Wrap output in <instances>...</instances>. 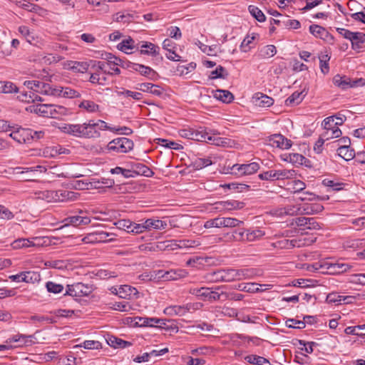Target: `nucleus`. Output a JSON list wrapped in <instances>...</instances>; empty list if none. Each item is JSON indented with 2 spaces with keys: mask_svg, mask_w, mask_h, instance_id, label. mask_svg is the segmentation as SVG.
I'll list each match as a JSON object with an SVG mask.
<instances>
[{
  "mask_svg": "<svg viewBox=\"0 0 365 365\" xmlns=\"http://www.w3.org/2000/svg\"><path fill=\"white\" fill-rule=\"evenodd\" d=\"M68 68L78 73H85L90 66V62H80L71 61L68 63Z\"/></svg>",
  "mask_w": 365,
  "mask_h": 365,
  "instance_id": "cd10ccee",
  "label": "nucleus"
},
{
  "mask_svg": "<svg viewBox=\"0 0 365 365\" xmlns=\"http://www.w3.org/2000/svg\"><path fill=\"white\" fill-rule=\"evenodd\" d=\"M136 88L143 92H149L156 96H161L163 93V89L160 86L151 83H140Z\"/></svg>",
  "mask_w": 365,
  "mask_h": 365,
  "instance_id": "6ab92c4d",
  "label": "nucleus"
},
{
  "mask_svg": "<svg viewBox=\"0 0 365 365\" xmlns=\"http://www.w3.org/2000/svg\"><path fill=\"white\" fill-rule=\"evenodd\" d=\"M161 324H156L157 328L163 329L165 330H173L175 332H178V327L176 326H173V323L170 320L161 319Z\"/></svg>",
  "mask_w": 365,
  "mask_h": 365,
  "instance_id": "e2e57ef3",
  "label": "nucleus"
},
{
  "mask_svg": "<svg viewBox=\"0 0 365 365\" xmlns=\"http://www.w3.org/2000/svg\"><path fill=\"white\" fill-rule=\"evenodd\" d=\"M63 222H65V225H73L75 227H78L81 225L89 224L91 222V219L88 217L75 215L66 217Z\"/></svg>",
  "mask_w": 365,
  "mask_h": 365,
  "instance_id": "5701e85b",
  "label": "nucleus"
},
{
  "mask_svg": "<svg viewBox=\"0 0 365 365\" xmlns=\"http://www.w3.org/2000/svg\"><path fill=\"white\" fill-rule=\"evenodd\" d=\"M338 155L345 160L348 161L355 158L356 153L354 150L350 147L340 146L338 148Z\"/></svg>",
  "mask_w": 365,
  "mask_h": 365,
  "instance_id": "72a5a7b5",
  "label": "nucleus"
},
{
  "mask_svg": "<svg viewBox=\"0 0 365 365\" xmlns=\"http://www.w3.org/2000/svg\"><path fill=\"white\" fill-rule=\"evenodd\" d=\"M116 227L119 230H123L128 233L140 234V229H138V226L140 224L133 222L129 220H119L114 223Z\"/></svg>",
  "mask_w": 365,
  "mask_h": 365,
  "instance_id": "4468645a",
  "label": "nucleus"
},
{
  "mask_svg": "<svg viewBox=\"0 0 365 365\" xmlns=\"http://www.w3.org/2000/svg\"><path fill=\"white\" fill-rule=\"evenodd\" d=\"M101 58L107 61L106 63L108 66H119L121 67H125V65L123 63V60L120 58H118L113 56L110 53H103L101 54Z\"/></svg>",
  "mask_w": 365,
  "mask_h": 365,
  "instance_id": "7c9ffc66",
  "label": "nucleus"
},
{
  "mask_svg": "<svg viewBox=\"0 0 365 365\" xmlns=\"http://www.w3.org/2000/svg\"><path fill=\"white\" fill-rule=\"evenodd\" d=\"M131 174L135 175H144L145 177H150L153 175V172L145 165L140 163H135L131 164Z\"/></svg>",
  "mask_w": 365,
  "mask_h": 365,
  "instance_id": "a211bd4d",
  "label": "nucleus"
},
{
  "mask_svg": "<svg viewBox=\"0 0 365 365\" xmlns=\"http://www.w3.org/2000/svg\"><path fill=\"white\" fill-rule=\"evenodd\" d=\"M309 32L316 38H320L322 39H325L329 36V32L325 28L317 24L311 25L309 26Z\"/></svg>",
  "mask_w": 365,
  "mask_h": 365,
  "instance_id": "bb28decb",
  "label": "nucleus"
},
{
  "mask_svg": "<svg viewBox=\"0 0 365 365\" xmlns=\"http://www.w3.org/2000/svg\"><path fill=\"white\" fill-rule=\"evenodd\" d=\"M24 282L26 283H34L38 282L41 279V276L38 272H24Z\"/></svg>",
  "mask_w": 365,
  "mask_h": 365,
  "instance_id": "603ef678",
  "label": "nucleus"
},
{
  "mask_svg": "<svg viewBox=\"0 0 365 365\" xmlns=\"http://www.w3.org/2000/svg\"><path fill=\"white\" fill-rule=\"evenodd\" d=\"M68 114V109L64 106L51 104L50 118L59 119Z\"/></svg>",
  "mask_w": 365,
  "mask_h": 365,
  "instance_id": "393cba45",
  "label": "nucleus"
},
{
  "mask_svg": "<svg viewBox=\"0 0 365 365\" xmlns=\"http://www.w3.org/2000/svg\"><path fill=\"white\" fill-rule=\"evenodd\" d=\"M47 291L53 294H58L63 292V286L61 284H56L53 282H48L46 284Z\"/></svg>",
  "mask_w": 365,
  "mask_h": 365,
  "instance_id": "052dcab7",
  "label": "nucleus"
},
{
  "mask_svg": "<svg viewBox=\"0 0 365 365\" xmlns=\"http://www.w3.org/2000/svg\"><path fill=\"white\" fill-rule=\"evenodd\" d=\"M234 281H240L252 278L255 274V269L252 268H245L241 269H234Z\"/></svg>",
  "mask_w": 365,
  "mask_h": 365,
  "instance_id": "412c9836",
  "label": "nucleus"
},
{
  "mask_svg": "<svg viewBox=\"0 0 365 365\" xmlns=\"http://www.w3.org/2000/svg\"><path fill=\"white\" fill-rule=\"evenodd\" d=\"M327 272L331 274H339L347 272L351 267V265L341 262L331 263L328 262H324V265Z\"/></svg>",
  "mask_w": 365,
  "mask_h": 365,
  "instance_id": "ddd939ff",
  "label": "nucleus"
},
{
  "mask_svg": "<svg viewBox=\"0 0 365 365\" xmlns=\"http://www.w3.org/2000/svg\"><path fill=\"white\" fill-rule=\"evenodd\" d=\"M277 53L276 47L274 45H267L261 50L262 57H272Z\"/></svg>",
  "mask_w": 365,
  "mask_h": 365,
  "instance_id": "338daca9",
  "label": "nucleus"
},
{
  "mask_svg": "<svg viewBox=\"0 0 365 365\" xmlns=\"http://www.w3.org/2000/svg\"><path fill=\"white\" fill-rule=\"evenodd\" d=\"M228 76V73L226 71L225 68L222 66H219L215 71L211 72L210 78L211 79L215 78H223L225 79Z\"/></svg>",
  "mask_w": 365,
  "mask_h": 365,
  "instance_id": "3c124183",
  "label": "nucleus"
},
{
  "mask_svg": "<svg viewBox=\"0 0 365 365\" xmlns=\"http://www.w3.org/2000/svg\"><path fill=\"white\" fill-rule=\"evenodd\" d=\"M108 344L113 346L115 349L117 348H125L126 346H131V343L130 341H124L120 338L111 336L107 340Z\"/></svg>",
  "mask_w": 365,
  "mask_h": 365,
  "instance_id": "f704fd0d",
  "label": "nucleus"
},
{
  "mask_svg": "<svg viewBox=\"0 0 365 365\" xmlns=\"http://www.w3.org/2000/svg\"><path fill=\"white\" fill-rule=\"evenodd\" d=\"M9 136L19 143H29L32 140L30 128H16Z\"/></svg>",
  "mask_w": 365,
  "mask_h": 365,
  "instance_id": "1a4fd4ad",
  "label": "nucleus"
},
{
  "mask_svg": "<svg viewBox=\"0 0 365 365\" xmlns=\"http://www.w3.org/2000/svg\"><path fill=\"white\" fill-rule=\"evenodd\" d=\"M217 209H224L226 210H240L244 207L245 203L237 200L221 201L215 203Z\"/></svg>",
  "mask_w": 365,
  "mask_h": 365,
  "instance_id": "aec40b11",
  "label": "nucleus"
},
{
  "mask_svg": "<svg viewBox=\"0 0 365 365\" xmlns=\"http://www.w3.org/2000/svg\"><path fill=\"white\" fill-rule=\"evenodd\" d=\"M37 239L33 238L32 240L29 239H18L12 243V246L14 249H20L23 247H34L36 245H39V243H36L34 240H36Z\"/></svg>",
  "mask_w": 365,
  "mask_h": 365,
  "instance_id": "c85d7f7f",
  "label": "nucleus"
},
{
  "mask_svg": "<svg viewBox=\"0 0 365 365\" xmlns=\"http://www.w3.org/2000/svg\"><path fill=\"white\" fill-rule=\"evenodd\" d=\"M140 226H138V229L140 230V233L144 232L146 230H149L151 228L155 230H164L167 227V223L160 220L148 219L143 223H139Z\"/></svg>",
  "mask_w": 365,
  "mask_h": 365,
  "instance_id": "f8f14e48",
  "label": "nucleus"
},
{
  "mask_svg": "<svg viewBox=\"0 0 365 365\" xmlns=\"http://www.w3.org/2000/svg\"><path fill=\"white\" fill-rule=\"evenodd\" d=\"M205 228L222 227V217H216L206 221L204 224Z\"/></svg>",
  "mask_w": 365,
  "mask_h": 365,
  "instance_id": "0e129e2a",
  "label": "nucleus"
},
{
  "mask_svg": "<svg viewBox=\"0 0 365 365\" xmlns=\"http://www.w3.org/2000/svg\"><path fill=\"white\" fill-rule=\"evenodd\" d=\"M302 245V240L297 239H282L272 243V246L277 249H292L295 247H299Z\"/></svg>",
  "mask_w": 365,
  "mask_h": 365,
  "instance_id": "f3484780",
  "label": "nucleus"
},
{
  "mask_svg": "<svg viewBox=\"0 0 365 365\" xmlns=\"http://www.w3.org/2000/svg\"><path fill=\"white\" fill-rule=\"evenodd\" d=\"M259 284L257 283H242L238 284L237 289L240 291L255 293L260 292L261 289L257 287Z\"/></svg>",
  "mask_w": 365,
  "mask_h": 365,
  "instance_id": "37998d69",
  "label": "nucleus"
},
{
  "mask_svg": "<svg viewBox=\"0 0 365 365\" xmlns=\"http://www.w3.org/2000/svg\"><path fill=\"white\" fill-rule=\"evenodd\" d=\"M344 332L346 334L365 335V324L355 327H347L345 329Z\"/></svg>",
  "mask_w": 365,
  "mask_h": 365,
  "instance_id": "09e8293b",
  "label": "nucleus"
},
{
  "mask_svg": "<svg viewBox=\"0 0 365 365\" xmlns=\"http://www.w3.org/2000/svg\"><path fill=\"white\" fill-rule=\"evenodd\" d=\"M234 269H218L212 272L215 282H230L234 281Z\"/></svg>",
  "mask_w": 365,
  "mask_h": 365,
  "instance_id": "2eb2a0df",
  "label": "nucleus"
},
{
  "mask_svg": "<svg viewBox=\"0 0 365 365\" xmlns=\"http://www.w3.org/2000/svg\"><path fill=\"white\" fill-rule=\"evenodd\" d=\"M341 131L337 126H334L330 130H327L322 134V137L326 140L330 138H336L341 135Z\"/></svg>",
  "mask_w": 365,
  "mask_h": 365,
  "instance_id": "4d7b16f0",
  "label": "nucleus"
},
{
  "mask_svg": "<svg viewBox=\"0 0 365 365\" xmlns=\"http://www.w3.org/2000/svg\"><path fill=\"white\" fill-rule=\"evenodd\" d=\"M118 49L120 51L128 53L126 51L128 49H133L135 48V41L134 40L129 37L128 38L124 39L118 43L117 46Z\"/></svg>",
  "mask_w": 365,
  "mask_h": 365,
  "instance_id": "c03bdc74",
  "label": "nucleus"
},
{
  "mask_svg": "<svg viewBox=\"0 0 365 365\" xmlns=\"http://www.w3.org/2000/svg\"><path fill=\"white\" fill-rule=\"evenodd\" d=\"M165 312L168 314H175L179 316H183L185 314L184 306H170L165 309Z\"/></svg>",
  "mask_w": 365,
  "mask_h": 365,
  "instance_id": "bf43d9fd",
  "label": "nucleus"
},
{
  "mask_svg": "<svg viewBox=\"0 0 365 365\" xmlns=\"http://www.w3.org/2000/svg\"><path fill=\"white\" fill-rule=\"evenodd\" d=\"M333 83L342 89L351 88V79L345 76L336 75L333 78Z\"/></svg>",
  "mask_w": 365,
  "mask_h": 365,
  "instance_id": "473e14b6",
  "label": "nucleus"
},
{
  "mask_svg": "<svg viewBox=\"0 0 365 365\" xmlns=\"http://www.w3.org/2000/svg\"><path fill=\"white\" fill-rule=\"evenodd\" d=\"M267 141L269 145L281 149H289L292 145L290 140L281 134H274L269 136Z\"/></svg>",
  "mask_w": 365,
  "mask_h": 365,
  "instance_id": "9b49d317",
  "label": "nucleus"
},
{
  "mask_svg": "<svg viewBox=\"0 0 365 365\" xmlns=\"http://www.w3.org/2000/svg\"><path fill=\"white\" fill-rule=\"evenodd\" d=\"M128 68H130L131 70L139 72L142 76L148 77L152 81L158 80L159 76L158 73L150 67L138 64V63H128Z\"/></svg>",
  "mask_w": 365,
  "mask_h": 365,
  "instance_id": "9d476101",
  "label": "nucleus"
},
{
  "mask_svg": "<svg viewBox=\"0 0 365 365\" xmlns=\"http://www.w3.org/2000/svg\"><path fill=\"white\" fill-rule=\"evenodd\" d=\"M248 10L251 15L255 18L259 22H264L266 19L263 12L257 6L250 5L248 7Z\"/></svg>",
  "mask_w": 365,
  "mask_h": 365,
  "instance_id": "a18cd8bd",
  "label": "nucleus"
},
{
  "mask_svg": "<svg viewBox=\"0 0 365 365\" xmlns=\"http://www.w3.org/2000/svg\"><path fill=\"white\" fill-rule=\"evenodd\" d=\"M138 291L135 288L129 285H123L119 288V296L121 298L130 297L131 295H136Z\"/></svg>",
  "mask_w": 365,
  "mask_h": 365,
  "instance_id": "ea45409f",
  "label": "nucleus"
},
{
  "mask_svg": "<svg viewBox=\"0 0 365 365\" xmlns=\"http://www.w3.org/2000/svg\"><path fill=\"white\" fill-rule=\"evenodd\" d=\"M24 85L29 89L32 90V93H34L52 96H53V94H56L54 87L47 83L39 81H26Z\"/></svg>",
  "mask_w": 365,
  "mask_h": 365,
  "instance_id": "39448f33",
  "label": "nucleus"
},
{
  "mask_svg": "<svg viewBox=\"0 0 365 365\" xmlns=\"http://www.w3.org/2000/svg\"><path fill=\"white\" fill-rule=\"evenodd\" d=\"M243 223V221L236 218L222 217V227H236Z\"/></svg>",
  "mask_w": 365,
  "mask_h": 365,
  "instance_id": "6e6d98bb",
  "label": "nucleus"
},
{
  "mask_svg": "<svg viewBox=\"0 0 365 365\" xmlns=\"http://www.w3.org/2000/svg\"><path fill=\"white\" fill-rule=\"evenodd\" d=\"M207 138V132L205 129L200 128V130H192V140L204 142Z\"/></svg>",
  "mask_w": 365,
  "mask_h": 365,
  "instance_id": "864d4df0",
  "label": "nucleus"
},
{
  "mask_svg": "<svg viewBox=\"0 0 365 365\" xmlns=\"http://www.w3.org/2000/svg\"><path fill=\"white\" fill-rule=\"evenodd\" d=\"M212 164L210 158H197L192 163V166L195 170H200Z\"/></svg>",
  "mask_w": 365,
  "mask_h": 365,
  "instance_id": "5fc2aeb1",
  "label": "nucleus"
},
{
  "mask_svg": "<svg viewBox=\"0 0 365 365\" xmlns=\"http://www.w3.org/2000/svg\"><path fill=\"white\" fill-rule=\"evenodd\" d=\"M56 94H53V96H62L63 98H80L81 93L71 87H62V86H55L54 87Z\"/></svg>",
  "mask_w": 365,
  "mask_h": 365,
  "instance_id": "dca6fc26",
  "label": "nucleus"
},
{
  "mask_svg": "<svg viewBox=\"0 0 365 365\" xmlns=\"http://www.w3.org/2000/svg\"><path fill=\"white\" fill-rule=\"evenodd\" d=\"M296 175L294 170H271L263 172L259 175L262 180H279L292 178Z\"/></svg>",
  "mask_w": 365,
  "mask_h": 365,
  "instance_id": "20e7f679",
  "label": "nucleus"
},
{
  "mask_svg": "<svg viewBox=\"0 0 365 365\" xmlns=\"http://www.w3.org/2000/svg\"><path fill=\"white\" fill-rule=\"evenodd\" d=\"M245 359L250 364L256 365H271L269 361L264 357L257 355H248Z\"/></svg>",
  "mask_w": 365,
  "mask_h": 365,
  "instance_id": "e433bc0d",
  "label": "nucleus"
},
{
  "mask_svg": "<svg viewBox=\"0 0 365 365\" xmlns=\"http://www.w3.org/2000/svg\"><path fill=\"white\" fill-rule=\"evenodd\" d=\"M214 97L226 103H231L234 100L233 94L227 90H217Z\"/></svg>",
  "mask_w": 365,
  "mask_h": 365,
  "instance_id": "2f4dec72",
  "label": "nucleus"
},
{
  "mask_svg": "<svg viewBox=\"0 0 365 365\" xmlns=\"http://www.w3.org/2000/svg\"><path fill=\"white\" fill-rule=\"evenodd\" d=\"M119 96L131 97L134 100L140 101L143 98V94L139 92H135L130 90L123 89L120 91H117Z\"/></svg>",
  "mask_w": 365,
  "mask_h": 365,
  "instance_id": "8fccbe9b",
  "label": "nucleus"
},
{
  "mask_svg": "<svg viewBox=\"0 0 365 365\" xmlns=\"http://www.w3.org/2000/svg\"><path fill=\"white\" fill-rule=\"evenodd\" d=\"M297 226L299 227L302 231L307 230H317L321 228L319 223L316 218L299 217L294 220Z\"/></svg>",
  "mask_w": 365,
  "mask_h": 365,
  "instance_id": "6e6552de",
  "label": "nucleus"
},
{
  "mask_svg": "<svg viewBox=\"0 0 365 365\" xmlns=\"http://www.w3.org/2000/svg\"><path fill=\"white\" fill-rule=\"evenodd\" d=\"M257 102L259 106L269 107L273 104L274 100L267 95L260 93V96L257 98Z\"/></svg>",
  "mask_w": 365,
  "mask_h": 365,
  "instance_id": "13d9d810",
  "label": "nucleus"
},
{
  "mask_svg": "<svg viewBox=\"0 0 365 365\" xmlns=\"http://www.w3.org/2000/svg\"><path fill=\"white\" fill-rule=\"evenodd\" d=\"M259 169V165L255 162L249 164H242V168H241L242 175H252L256 173Z\"/></svg>",
  "mask_w": 365,
  "mask_h": 365,
  "instance_id": "79ce46f5",
  "label": "nucleus"
},
{
  "mask_svg": "<svg viewBox=\"0 0 365 365\" xmlns=\"http://www.w3.org/2000/svg\"><path fill=\"white\" fill-rule=\"evenodd\" d=\"M141 48H145L140 50V52L141 54L151 55L153 56H156L159 54L160 48L153 43L143 42V44L141 45Z\"/></svg>",
  "mask_w": 365,
  "mask_h": 365,
  "instance_id": "a878e982",
  "label": "nucleus"
},
{
  "mask_svg": "<svg viewBox=\"0 0 365 365\" xmlns=\"http://www.w3.org/2000/svg\"><path fill=\"white\" fill-rule=\"evenodd\" d=\"M70 192L43 190L35 193L36 198L44 200L47 202L63 201V197L68 196Z\"/></svg>",
  "mask_w": 365,
  "mask_h": 365,
  "instance_id": "0eeeda50",
  "label": "nucleus"
},
{
  "mask_svg": "<svg viewBox=\"0 0 365 365\" xmlns=\"http://www.w3.org/2000/svg\"><path fill=\"white\" fill-rule=\"evenodd\" d=\"M51 104H37L31 106V111L44 118H50Z\"/></svg>",
  "mask_w": 365,
  "mask_h": 365,
  "instance_id": "b1692460",
  "label": "nucleus"
},
{
  "mask_svg": "<svg viewBox=\"0 0 365 365\" xmlns=\"http://www.w3.org/2000/svg\"><path fill=\"white\" fill-rule=\"evenodd\" d=\"M306 94H303V92L295 91L285 101L287 106H292L293 104H299L302 102Z\"/></svg>",
  "mask_w": 365,
  "mask_h": 365,
  "instance_id": "4c0bfd02",
  "label": "nucleus"
},
{
  "mask_svg": "<svg viewBox=\"0 0 365 365\" xmlns=\"http://www.w3.org/2000/svg\"><path fill=\"white\" fill-rule=\"evenodd\" d=\"M80 108L85 110L88 113H96L99 111V106L95 102L88 100L82 101L78 105Z\"/></svg>",
  "mask_w": 365,
  "mask_h": 365,
  "instance_id": "c9c22d12",
  "label": "nucleus"
},
{
  "mask_svg": "<svg viewBox=\"0 0 365 365\" xmlns=\"http://www.w3.org/2000/svg\"><path fill=\"white\" fill-rule=\"evenodd\" d=\"M33 338L32 335H24L21 334H18L14 335L12 337L9 338L6 342H18L22 341L24 345H28L29 344L32 343L31 339Z\"/></svg>",
  "mask_w": 365,
  "mask_h": 365,
  "instance_id": "58836bf2",
  "label": "nucleus"
},
{
  "mask_svg": "<svg viewBox=\"0 0 365 365\" xmlns=\"http://www.w3.org/2000/svg\"><path fill=\"white\" fill-rule=\"evenodd\" d=\"M350 41L354 48H359V44L365 42V34L361 32H352Z\"/></svg>",
  "mask_w": 365,
  "mask_h": 365,
  "instance_id": "a19ab883",
  "label": "nucleus"
},
{
  "mask_svg": "<svg viewBox=\"0 0 365 365\" xmlns=\"http://www.w3.org/2000/svg\"><path fill=\"white\" fill-rule=\"evenodd\" d=\"M285 324L289 328L304 329L305 327V322L304 321L297 320L294 319H287Z\"/></svg>",
  "mask_w": 365,
  "mask_h": 365,
  "instance_id": "69168bd1",
  "label": "nucleus"
},
{
  "mask_svg": "<svg viewBox=\"0 0 365 365\" xmlns=\"http://www.w3.org/2000/svg\"><path fill=\"white\" fill-rule=\"evenodd\" d=\"M350 296H341L339 295L337 293L332 292L329 293L326 298V301L327 303L332 304V303H338L341 304L342 301H345L346 299L350 298Z\"/></svg>",
  "mask_w": 365,
  "mask_h": 365,
  "instance_id": "49530a36",
  "label": "nucleus"
},
{
  "mask_svg": "<svg viewBox=\"0 0 365 365\" xmlns=\"http://www.w3.org/2000/svg\"><path fill=\"white\" fill-rule=\"evenodd\" d=\"M97 235V241L98 242H110L114 240L113 237L108 238L109 237L115 236V235L113 233H110L104 231H98L96 232Z\"/></svg>",
  "mask_w": 365,
  "mask_h": 365,
  "instance_id": "680f3d73",
  "label": "nucleus"
},
{
  "mask_svg": "<svg viewBox=\"0 0 365 365\" xmlns=\"http://www.w3.org/2000/svg\"><path fill=\"white\" fill-rule=\"evenodd\" d=\"M157 140L158 141V143L159 145L164 146L165 148H168L176 150H181L183 148V147L181 145L174 141H171L163 138H158Z\"/></svg>",
  "mask_w": 365,
  "mask_h": 365,
  "instance_id": "de8ad7c7",
  "label": "nucleus"
},
{
  "mask_svg": "<svg viewBox=\"0 0 365 365\" xmlns=\"http://www.w3.org/2000/svg\"><path fill=\"white\" fill-rule=\"evenodd\" d=\"M188 272L185 269H178L167 271L162 275L165 280H178L181 278L186 277Z\"/></svg>",
  "mask_w": 365,
  "mask_h": 365,
  "instance_id": "4be33fe9",
  "label": "nucleus"
},
{
  "mask_svg": "<svg viewBox=\"0 0 365 365\" xmlns=\"http://www.w3.org/2000/svg\"><path fill=\"white\" fill-rule=\"evenodd\" d=\"M3 93H12L19 91L18 87L12 82L4 81Z\"/></svg>",
  "mask_w": 365,
  "mask_h": 365,
  "instance_id": "774afa93",
  "label": "nucleus"
},
{
  "mask_svg": "<svg viewBox=\"0 0 365 365\" xmlns=\"http://www.w3.org/2000/svg\"><path fill=\"white\" fill-rule=\"evenodd\" d=\"M93 120L83 124H68L63 127V131L78 138H97L101 133L96 130V125Z\"/></svg>",
  "mask_w": 365,
  "mask_h": 365,
  "instance_id": "f257e3e1",
  "label": "nucleus"
},
{
  "mask_svg": "<svg viewBox=\"0 0 365 365\" xmlns=\"http://www.w3.org/2000/svg\"><path fill=\"white\" fill-rule=\"evenodd\" d=\"M134 143L127 138H118L110 141L105 150L107 152H115L117 153H126L133 150Z\"/></svg>",
  "mask_w": 365,
  "mask_h": 365,
  "instance_id": "7ed1b4c3",
  "label": "nucleus"
},
{
  "mask_svg": "<svg viewBox=\"0 0 365 365\" xmlns=\"http://www.w3.org/2000/svg\"><path fill=\"white\" fill-rule=\"evenodd\" d=\"M245 242H254L259 240L264 235V232L260 229H246Z\"/></svg>",
  "mask_w": 365,
  "mask_h": 365,
  "instance_id": "c756f323",
  "label": "nucleus"
},
{
  "mask_svg": "<svg viewBox=\"0 0 365 365\" xmlns=\"http://www.w3.org/2000/svg\"><path fill=\"white\" fill-rule=\"evenodd\" d=\"M93 292V287L90 284H85L81 282L68 284L64 295H69L73 297H87Z\"/></svg>",
  "mask_w": 365,
  "mask_h": 365,
  "instance_id": "423d86ee",
  "label": "nucleus"
},
{
  "mask_svg": "<svg viewBox=\"0 0 365 365\" xmlns=\"http://www.w3.org/2000/svg\"><path fill=\"white\" fill-rule=\"evenodd\" d=\"M224 287V286L193 287L189 289V293L204 301L210 302H223L227 300L229 297L228 293L223 291Z\"/></svg>",
  "mask_w": 365,
  "mask_h": 365,
  "instance_id": "f03ea898",
  "label": "nucleus"
}]
</instances>
